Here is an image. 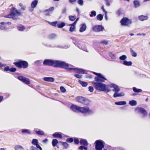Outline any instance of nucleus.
<instances>
[{
	"mask_svg": "<svg viewBox=\"0 0 150 150\" xmlns=\"http://www.w3.org/2000/svg\"><path fill=\"white\" fill-rule=\"evenodd\" d=\"M22 132L23 133H26L27 134H30V133L29 130L27 129H23L22 131Z\"/></svg>",
	"mask_w": 150,
	"mask_h": 150,
	"instance_id": "nucleus-40",
	"label": "nucleus"
},
{
	"mask_svg": "<svg viewBox=\"0 0 150 150\" xmlns=\"http://www.w3.org/2000/svg\"><path fill=\"white\" fill-rule=\"evenodd\" d=\"M133 91L136 93H139L142 92V90L141 89H137L136 87H133L132 88Z\"/></svg>",
	"mask_w": 150,
	"mask_h": 150,
	"instance_id": "nucleus-33",
	"label": "nucleus"
},
{
	"mask_svg": "<svg viewBox=\"0 0 150 150\" xmlns=\"http://www.w3.org/2000/svg\"><path fill=\"white\" fill-rule=\"evenodd\" d=\"M109 88H108L109 90V92L111 91L110 88H113L114 89H113V91L114 92L117 93L119 92L120 91V89L119 87L117 85L113 83H112L110 85H108Z\"/></svg>",
	"mask_w": 150,
	"mask_h": 150,
	"instance_id": "nucleus-9",
	"label": "nucleus"
},
{
	"mask_svg": "<svg viewBox=\"0 0 150 150\" xmlns=\"http://www.w3.org/2000/svg\"><path fill=\"white\" fill-rule=\"evenodd\" d=\"M126 102L125 101H121L115 103V104L118 105H123L126 104Z\"/></svg>",
	"mask_w": 150,
	"mask_h": 150,
	"instance_id": "nucleus-31",
	"label": "nucleus"
},
{
	"mask_svg": "<svg viewBox=\"0 0 150 150\" xmlns=\"http://www.w3.org/2000/svg\"><path fill=\"white\" fill-rule=\"evenodd\" d=\"M74 76L76 78L79 79H81L82 78V76L81 75H80L78 74H76L74 75Z\"/></svg>",
	"mask_w": 150,
	"mask_h": 150,
	"instance_id": "nucleus-50",
	"label": "nucleus"
},
{
	"mask_svg": "<svg viewBox=\"0 0 150 150\" xmlns=\"http://www.w3.org/2000/svg\"><path fill=\"white\" fill-rule=\"evenodd\" d=\"M92 83L96 90L100 91H105L107 93L109 92V90L108 89V85H106L102 83L95 81H92Z\"/></svg>",
	"mask_w": 150,
	"mask_h": 150,
	"instance_id": "nucleus-3",
	"label": "nucleus"
},
{
	"mask_svg": "<svg viewBox=\"0 0 150 150\" xmlns=\"http://www.w3.org/2000/svg\"><path fill=\"white\" fill-rule=\"evenodd\" d=\"M76 18V16H69V18L70 21H74Z\"/></svg>",
	"mask_w": 150,
	"mask_h": 150,
	"instance_id": "nucleus-39",
	"label": "nucleus"
},
{
	"mask_svg": "<svg viewBox=\"0 0 150 150\" xmlns=\"http://www.w3.org/2000/svg\"><path fill=\"white\" fill-rule=\"evenodd\" d=\"M83 146H81L78 147L79 150H83Z\"/></svg>",
	"mask_w": 150,
	"mask_h": 150,
	"instance_id": "nucleus-61",
	"label": "nucleus"
},
{
	"mask_svg": "<svg viewBox=\"0 0 150 150\" xmlns=\"http://www.w3.org/2000/svg\"><path fill=\"white\" fill-rule=\"evenodd\" d=\"M18 60V62H14L13 63L16 67L23 69H26L28 67V64L27 61L20 59Z\"/></svg>",
	"mask_w": 150,
	"mask_h": 150,
	"instance_id": "nucleus-5",
	"label": "nucleus"
},
{
	"mask_svg": "<svg viewBox=\"0 0 150 150\" xmlns=\"http://www.w3.org/2000/svg\"><path fill=\"white\" fill-rule=\"evenodd\" d=\"M32 144L36 146L37 148H39L40 150H42V148L38 144V140L36 139H33L32 142Z\"/></svg>",
	"mask_w": 150,
	"mask_h": 150,
	"instance_id": "nucleus-15",
	"label": "nucleus"
},
{
	"mask_svg": "<svg viewBox=\"0 0 150 150\" xmlns=\"http://www.w3.org/2000/svg\"><path fill=\"white\" fill-rule=\"evenodd\" d=\"M96 18L97 20L101 21L103 19V16L101 14H99L97 15Z\"/></svg>",
	"mask_w": 150,
	"mask_h": 150,
	"instance_id": "nucleus-36",
	"label": "nucleus"
},
{
	"mask_svg": "<svg viewBox=\"0 0 150 150\" xmlns=\"http://www.w3.org/2000/svg\"><path fill=\"white\" fill-rule=\"evenodd\" d=\"M54 7H52L50 8L49 9L46 10L45 11V12H48V13H47L46 14V16H49L50 15L49 11H53L54 9Z\"/></svg>",
	"mask_w": 150,
	"mask_h": 150,
	"instance_id": "nucleus-29",
	"label": "nucleus"
},
{
	"mask_svg": "<svg viewBox=\"0 0 150 150\" xmlns=\"http://www.w3.org/2000/svg\"><path fill=\"white\" fill-rule=\"evenodd\" d=\"M38 0H34L31 3V7L32 8H35L38 4Z\"/></svg>",
	"mask_w": 150,
	"mask_h": 150,
	"instance_id": "nucleus-20",
	"label": "nucleus"
},
{
	"mask_svg": "<svg viewBox=\"0 0 150 150\" xmlns=\"http://www.w3.org/2000/svg\"><path fill=\"white\" fill-rule=\"evenodd\" d=\"M36 133L38 135H44V132L41 130H35Z\"/></svg>",
	"mask_w": 150,
	"mask_h": 150,
	"instance_id": "nucleus-25",
	"label": "nucleus"
},
{
	"mask_svg": "<svg viewBox=\"0 0 150 150\" xmlns=\"http://www.w3.org/2000/svg\"><path fill=\"white\" fill-rule=\"evenodd\" d=\"M17 28L19 30L21 31H23L25 28V27L22 25H19L18 26Z\"/></svg>",
	"mask_w": 150,
	"mask_h": 150,
	"instance_id": "nucleus-34",
	"label": "nucleus"
},
{
	"mask_svg": "<svg viewBox=\"0 0 150 150\" xmlns=\"http://www.w3.org/2000/svg\"><path fill=\"white\" fill-rule=\"evenodd\" d=\"M17 79L25 84H29L30 83V81L29 79L23 76H18L17 77Z\"/></svg>",
	"mask_w": 150,
	"mask_h": 150,
	"instance_id": "nucleus-11",
	"label": "nucleus"
},
{
	"mask_svg": "<svg viewBox=\"0 0 150 150\" xmlns=\"http://www.w3.org/2000/svg\"><path fill=\"white\" fill-rule=\"evenodd\" d=\"M127 58V57L125 55H123L120 57L119 59L121 60H124Z\"/></svg>",
	"mask_w": 150,
	"mask_h": 150,
	"instance_id": "nucleus-44",
	"label": "nucleus"
},
{
	"mask_svg": "<svg viewBox=\"0 0 150 150\" xmlns=\"http://www.w3.org/2000/svg\"><path fill=\"white\" fill-rule=\"evenodd\" d=\"M75 100L77 102L84 105H88L90 103V100L83 96H78L76 98Z\"/></svg>",
	"mask_w": 150,
	"mask_h": 150,
	"instance_id": "nucleus-6",
	"label": "nucleus"
},
{
	"mask_svg": "<svg viewBox=\"0 0 150 150\" xmlns=\"http://www.w3.org/2000/svg\"><path fill=\"white\" fill-rule=\"evenodd\" d=\"M4 71H10V69L9 66H7L4 67Z\"/></svg>",
	"mask_w": 150,
	"mask_h": 150,
	"instance_id": "nucleus-51",
	"label": "nucleus"
},
{
	"mask_svg": "<svg viewBox=\"0 0 150 150\" xmlns=\"http://www.w3.org/2000/svg\"><path fill=\"white\" fill-rule=\"evenodd\" d=\"M96 15V12L95 11H91V13L90 15L91 17H92L93 16H95Z\"/></svg>",
	"mask_w": 150,
	"mask_h": 150,
	"instance_id": "nucleus-45",
	"label": "nucleus"
},
{
	"mask_svg": "<svg viewBox=\"0 0 150 150\" xmlns=\"http://www.w3.org/2000/svg\"><path fill=\"white\" fill-rule=\"evenodd\" d=\"M120 23L122 25L129 26L132 23V21L128 18L124 17L120 21Z\"/></svg>",
	"mask_w": 150,
	"mask_h": 150,
	"instance_id": "nucleus-8",
	"label": "nucleus"
},
{
	"mask_svg": "<svg viewBox=\"0 0 150 150\" xmlns=\"http://www.w3.org/2000/svg\"><path fill=\"white\" fill-rule=\"evenodd\" d=\"M66 25V24L64 22H61L58 23L57 27L59 28H62Z\"/></svg>",
	"mask_w": 150,
	"mask_h": 150,
	"instance_id": "nucleus-35",
	"label": "nucleus"
},
{
	"mask_svg": "<svg viewBox=\"0 0 150 150\" xmlns=\"http://www.w3.org/2000/svg\"><path fill=\"white\" fill-rule=\"evenodd\" d=\"M134 7L135 8H137L140 6V4L139 2L137 0H134L133 2Z\"/></svg>",
	"mask_w": 150,
	"mask_h": 150,
	"instance_id": "nucleus-23",
	"label": "nucleus"
},
{
	"mask_svg": "<svg viewBox=\"0 0 150 150\" xmlns=\"http://www.w3.org/2000/svg\"><path fill=\"white\" fill-rule=\"evenodd\" d=\"M60 88L61 91L63 93H64V92H65L66 91V89L64 87H63L62 86H61L60 87Z\"/></svg>",
	"mask_w": 150,
	"mask_h": 150,
	"instance_id": "nucleus-47",
	"label": "nucleus"
},
{
	"mask_svg": "<svg viewBox=\"0 0 150 150\" xmlns=\"http://www.w3.org/2000/svg\"><path fill=\"white\" fill-rule=\"evenodd\" d=\"M96 82L103 83L107 79L103 77L101 74L99 75L98 76L95 77L94 78Z\"/></svg>",
	"mask_w": 150,
	"mask_h": 150,
	"instance_id": "nucleus-12",
	"label": "nucleus"
},
{
	"mask_svg": "<svg viewBox=\"0 0 150 150\" xmlns=\"http://www.w3.org/2000/svg\"><path fill=\"white\" fill-rule=\"evenodd\" d=\"M59 142L56 139H53L52 141V144L53 147L56 146L58 143Z\"/></svg>",
	"mask_w": 150,
	"mask_h": 150,
	"instance_id": "nucleus-26",
	"label": "nucleus"
},
{
	"mask_svg": "<svg viewBox=\"0 0 150 150\" xmlns=\"http://www.w3.org/2000/svg\"><path fill=\"white\" fill-rule=\"evenodd\" d=\"M93 29L95 32H98L103 31L104 28L102 25H96L93 27Z\"/></svg>",
	"mask_w": 150,
	"mask_h": 150,
	"instance_id": "nucleus-13",
	"label": "nucleus"
},
{
	"mask_svg": "<svg viewBox=\"0 0 150 150\" xmlns=\"http://www.w3.org/2000/svg\"><path fill=\"white\" fill-rule=\"evenodd\" d=\"M21 15V13L15 7H13L11 9L10 13L7 15L5 17L12 18L13 20H16L18 18V16Z\"/></svg>",
	"mask_w": 150,
	"mask_h": 150,
	"instance_id": "nucleus-4",
	"label": "nucleus"
},
{
	"mask_svg": "<svg viewBox=\"0 0 150 150\" xmlns=\"http://www.w3.org/2000/svg\"><path fill=\"white\" fill-rule=\"evenodd\" d=\"M74 139L72 138H70L66 139V141L68 143H72L74 141Z\"/></svg>",
	"mask_w": 150,
	"mask_h": 150,
	"instance_id": "nucleus-41",
	"label": "nucleus"
},
{
	"mask_svg": "<svg viewBox=\"0 0 150 150\" xmlns=\"http://www.w3.org/2000/svg\"><path fill=\"white\" fill-rule=\"evenodd\" d=\"M86 25L85 24H82V26L81 27L80 29L79 30V31L81 32H82L86 30Z\"/></svg>",
	"mask_w": 150,
	"mask_h": 150,
	"instance_id": "nucleus-24",
	"label": "nucleus"
},
{
	"mask_svg": "<svg viewBox=\"0 0 150 150\" xmlns=\"http://www.w3.org/2000/svg\"><path fill=\"white\" fill-rule=\"evenodd\" d=\"M30 149L31 150H39L37 148L33 146H31Z\"/></svg>",
	"mask_w": 150,
	"mask_h": 150,
	"instance_id": "nucleus-58",
	"label": "nucleus"
},
{
	"mask_svg": "<svg viewBox=\"0 0 150 150\" xmlns=\"http://www.w3.org/2000/svg\"><path fill=\"white\" fill-rule=\"evenodd\" d=\"M43 80L47 82H53L54 81V78L51 77H45L43 78Z\"/></svg>",
	"mask_w": 150,
	"mask_h": 150,
	"instance_id": "nucleus-18",
	"label": "nucleus"
},
{
	"mask_svg": "<svg viewBox=\"0 0 150 150\" xmlns=\"http://www.w3.org/2000/svg\"><path fill=\"white\" fill-rule=\"evenodd\" d=\"M78 4L81 5H82L83 4V2L82 0H78Z\"/></svg>",
	"mask_w": 150,
	"mask_h": 150,
	"instance_id": "nucleus-54",
	"label": "nucleus"
},
{
	"mask_svg": "<svg viewBox=\"0 0 150 150\" xmlns=\"http://www.w3.org/2000/svg\"><path fill=\"white\" fill-rule=\"evenodd\" d=\"M4 97L3 96H0V102H1L3 99Z\"/></svg>",
	"mask_w": 150,
	"mask_h": 150,
	"instance_id": "nucleus-63",
	"label": "nucleus"
},
{
	"mask_svg": "<svg viewBox=\"0 0 150 150\" xmlns=\"http://www.w3.org/2000/svg\"><path fill=\"white\" fill-rule=\"evenodd\" d=\"M139 18L140 21H143L147 20L148 19V17L147 16L142 15L139 16Z\"/></svg>",
	"mask_w": 150,
	"mask_h": 150,
	"instance_id": "nucleus-19",
	"label": "nucleus"
},
{
	"mask_svg": "<svg viewBox=\"0 0 150 150\" xmlns=\"http://www.w3.org/2000/svg\"><path fill=\"white\" fill-rule=\"evenodd\" d=\"M23 148V147L19 145L16 146L14 148L15 150H18L19 149H22Z\"/></svg>",
	"mask_w": 150,
	"mask_h": 150,
	"instance_id": "nucleus-42",
	"label": "nucleus"
},
{
	"mask_svg": "<svg viewBox=\"0 0 150 150\" xmlns=\"http://www.w3.org/2000/svg\"><path fill=\"white\" fill-rule=\"evenodd\" d=\"M130 51L132 56L133 57H136L137 56V53L133 50L132 48L130 49Z\"/></svg>",
	"mask_w": 150,
	"mask_h": 150,
	"instance_id": "nucleus-37",
	"label": "nucleus"
},
{
	"mask_svg": "<svg viewBox=\"0 0 150 150\" xmlns=\"http://www.w3.org/2000/svg\"><path fill=\"white\" fill-rule=\"evenodd\" d=\"M79 143L80 144L82 145V146H87L88 145V143L86 139L81 138Z\"/></svg>",
	"mask_w": 150,
	"mask_h": 150,
	"instance_id": "nucleus-16",
	"label": "nucleus"
},
{
	"mask_svg": "<svg viewBox=\"0 0 150 150\" xmlns=\"http://www.w3.org/2000/svg\"><path fill=\"white\" fill-rule=\"evenodd\" d=\"M106 3V5L108 6H110V1H109V0H104Z\"/></svg>",
	"mask_w": 150,
	"mask_h": 150,
	"instance_id": "nucleus-52",
	"label": "nucleus"
},
{
	"mask_svg": "<svg viewBox=\"0 0 150 150\" xmlns=\"http://www.w3.org/2000/svg\"><path fill=\"white\" fill-rule=\"evenodd\" d=\"M78 82L83 87H86L88 85V83L86 82H84L80 80H79Z\"/></svg>",
	"mask_w": 150,
	"mask_h": 150,
	"instance_id": "nucleus-28",
	"label": "nucleus"
},
{
	"mask_svg": "<svg viewBox=\"0 0 150 150\" xmlns=\"http://www.w3.org/2000/svg\"><path fill=\"white\" fill-rule=\"evenodd\" d=\"M123 64L127 66H131L132 64V63L131 61H124L123 62Z\"/></svg>",
	"mask_w": 150,
	"mask_h": 150,
	"instance_id": "nucleus-30",
	"label": "nucleus"
},
{
	"mask_svg": "<svg viewBox=\"0 0 150 150\" xmlns=\"http://www.w3.org/2000/svg\"><path fill=\"white\" fill-rule=\"evenodd\" d=\"M94 144L96 150H102L104 147L105 143L102 140H97L95 141Z\"/></svg>",
	"mask_w": 150,
	"mask_h": 150,
	"instance_id": "nucleus-7",
	"label": "nucleus"
},
{
	"mask_svg": "<svg viewBox=\"0 0 150 150\" xmlns=\"http://www.w3.org/2000/svg\"><path fill=\"white\" fill-rule=\"evenodd\" d=\"M101 43L102 44L107 45L108 44V41L107 40H103L101 42Z\"/></svg>",
	"mask_w": 150,
	"mask_h": 150,
	"instance_id": "nucleus-55",
	"label": "nucleus"
},
{
	"mask_svg": "<svg viewBox=\"0 0 150 150\" xmlns=\"http://www.w3.org/2000/svg\"><path fill=\"white\" fill-rule=\"evenodd\" d=\"M74 143L75 144H78L79 143V140L78 138L76 137H74Z\"/></svg>",
	"mask_w": 150,
	"mask_h": 150,
	"instance_id": "nucleus-38",
	"label": "nucleus"
},
{
	"mask_svg": "<svg viewBox=\"0 0 150 150\" xmlns=\"http://www.w3.org/2000/svg\"><path fill=\"white\" fill-rule=\"evenodd\" d=\"M76 22L75 21L72 24H70L69 25V26H73L75 27V25L76 24Z\"/></svg>",
	"mask_w": 150,
	"mask_h": 150,
	"instance_id": "nucleus-59",
	"label": "nucleus"
},
{
	"mask_svg": "<svg viewBox=\"0 0 150 150\" xmlns=\"http://www.w3.org/2000/svg\"><path fill=\"white\" fill-rule=\"evenodd\" d=\"M47 23L53 26L54 27H57L58 26V22L57 21L53 22H50L48 21H47Z\"/></svg>",
	"mask_w": 150,
	"mask_h": 150,
	"instance_id": "nucleus-22",
	"label": "nucleus"
},
{
	"mask_svg": "<svg viewBox=\"0 0 150 150\" xmlns=\"http://www.w3.org/2000/svg\"><path fill=\"white\" fill-rule=\"evenodd\" d=\"M53 137L57 138L62 139V135L61 134L58 133V132H55L52 135Z\"/></svg>",
	"mask_w": 150,
	"mask_h": 150,
	"instance_id": "nucleus-17",
	"label": "nucleus"
},
{
	"mask_svg": "<svg viewBox=\"0 0 150 150\" xmlns=\"http://www.w3.org/2000/svg\"><path fill=\"white\" fill-rule=\"evenodd\" d=\"M86 146H83V149L85 150H87L88 149V148L86 147Z\"/></svg>",
	"mask_w": 150,
	"mask_h": 150,
	"instance_id": "nucleus-62",
	"label": "nucleus"
},
{
	"mask_svg": "<svg viewBox=\"0 0 150 150\" xmlns=\"http://www.w3.org/2000/svg\"><path fill=\"white\" fill-rule=\"evenodd\" d=\"M124 96V94L123 93H117L116 92L113 94V97L114 98H116L117 97H120L122 96Z\"/></svg>",
	"mask_w": 150,
	"mask_h": 150,
	"instance_id": "nucleus-21",
	"label": "nucleus"
},
{
	"mask_svg": "<svg viewBox=\"0 0 150 150\" xmlns=\"http://www.w3.org/2000/svg\"><path fill=\"white\" fill-rule=\"evenodd\" d=\"M137 109L144 116H146L147 115V111L144 108L141 107L138 108Z\"/></svg>",
	"mask_w": 150,
	"mask_h": 150,
	"instance_id": "nucleus-14",
	"label": "nucleus"
},
{
	"mask_svg": "<svg viewBox=\"0 0 150 150\" xmlns=\"http://www.w3.org/2000/svg\"><path fill=\"white\" fill-rule=\"evenodd\" d=\"M16 68L12 67L10 69V71L12 72H14L16 71Z\"/></svg>",
	"mask_w": 150,
	"mask_h": 150,
	"instance_id": "nucleus-48",
	"label": "nucleus"
},
{
	"mask_svg": "<svg viewBox=\"0 0 150 150\" xmlns=\"http://www.w3.org/2000/svg\"><path fill=\"white\" fill-rule=\"evenodd\" d=\"M89 91L91 92H93V88L92 86H90L88 87Z\"/></svg>",
	"mask_w": 150,
	"mask_h": 150,
	"instance_id": "nucleus-53",
	"label": "nucleus"
},
{
	"mask_svg": "<svg viewBox=\"0 0 150 150\" xmlns=\"http://www.w3.org/2000/svg\"><path fill=\"white\" fill-rule=\"evenodd\" d=\"M75 27L73 26H71L70 27L69 31L71 32L74 31L75 29Z\"/></svg>",
	"mask_w": 150,
	"mask_h": 150,
	"instance_id": "nucleus-46",
	"label": "nucleus"
},
{
	"mask_svg": "<svg viewBox=\"0 0 150 150\" xmlns=\"http://www.w3.org/2000/svg\"><path fill=\"white\" fill-rule=\"evenodd\" d=\"M56 37V34H52L50 35L49 38H55Z\"/></svg>",
	"mask_w": 150,
	"mask_h": 150,
	"instance_id": "nucleus-56",
	"label": "nucleus"
},
{
	"mask_svg": "<svg viewBox=\"0 0 150 150\" xmlns=\"http://www.w3.org/2000/svg\"><path fill=\"white\" fill-rule=\"evenodd\" d=\"M43 64L45 66H52L54 67H59L64 69L69 72L73 70L77 73L82 74L87 73L86 71L81 69L69 68V64L64 62L60 61L46 59L44 61Z\"/></svg>",
	"mask_w": 150,
	"mask_h": 150,
	"instance_id": "nucleus-1",
	"label": "nucleus"
},
{
	"mask_svg": "<svg viewBox=\"0 0 150 150\" xmlns=\"http://www.w3.org/2000/svg\"><path fill=\"white\" fill-rule=\"evenodd\" d=\"M101 9L103 11V12H104L105 14H106L107 13V12L105 10V9L104 8V6H102L101 7Z\"/></svg>",
	"mask_w": 150,
	"mask_h": 150,
	"instance_id": "nucleus-57",
	"label": "nucleus"
},
{
	"mask_svg": "<svg viewBox=\"0 0 150 150\" xmlns=\"http://www.w3.org/2000/svg\"><path fill=\"white\" fill-rule=\"evenodd\" d=\"M77 0H69V2L71 3H73L76 2Z\"/></svg>",
	"mask_w": 150,
	"mask_h": 150,
	"instance_id": "nucleus-60",
	"label": "nucleus"
},
{
	"mask_svg": "<svg viewBox=\"0 0 150 150\" xmlns=\"http://www.w3.org/2000/svg\"><path fill=\"white\" fill-rule=\"evenodd\" d=\"M122 14V12L121 10H119L117 12V14L118 16H120Z\"/></svg>",
	"mask_w": 150,
	"mask_h": 150,
	"instance_id": "nucleus-49",
	"label": "nucleus"
},
{
	"mask_svg": "<svg viewBox=\"0 0 150 150\" xmlns=\"http://www.w3.org/2000/svg\"><path fill=\"white\" fill-rule=\"evenodd\" d=\"M71 108L74 112H80L83 114H90L93 112L92 110L87 106L81 107L76 105H72L71 107Z\"/></svg>",
	"mask_w": 150,
	"mask_h": 150,
	"instance_id": "nucleus-2",
	"label": "nucleus"
},
{
	"mask_svg": "<svg viewBox=\"0 0 150 150\" xmlns=\"http://www.w3.org/2000/svg\"><path fill=\"white\" fill-rule=\"evenodd\" d=\"M66 8H64L62 10V13H64L66 12Z\"/></svg>",
	"mask_w": 150,
	"mask_h": 150,
	"instance_id": "nucleus-64",
	"label": "nucleus"
},
{
	"mask_svg": "<svg viewBox=\"0 0 150 150\" xmlns=\"http://www.w3.org/2000/svg\"><path fill=\"white\" fill-rule=\"evenodd\" d=\"M129 104L132 106H135L137 105V102L136 101L132 100L129 101Z\"/></svg>",
	"mask_w": 150,
	"mask_h": 150,
	"instance_id": "nucleus-32",
	"label": "nucleus"
},
{
	"mask_svg": "<svg viewBox=\"0 0 150 150\" xmlns=\"http://www.w3.org/2000/svg\"><path fill=\"white\" fill-rule=\"evenodd\" d=\"M59 142L61 143L62 144L63 146L64 149H66L69 147V145L67 143L62 142Z\"/></svg>",
	"mask_w": 150,
	"mask_h": 150,
	"instance_id": "nucleus-27",
	"label": "nucleus"
},
{
	"mask_svg": "<svg viewBox=\"0 0 150 150\" xmlns=\"http://www.w3.org/2000/svg\"><path fill=\"white\" fill-rule=\"evenodd\" d=\"M11 24L10 22H8L5 23L4 22H2L0 23V29L1 30H6L9 28V26L8 25V24Z\"/></svg>",
	"mask_w": 150,
	"mask_h": 150,
	"instance_id": "nucleus-10",
	"label": "nucleus"
},
{
	"mask_svg": "<svg viewBox=\"0 0 150 150\" xmlns=\"http://www.w3.org/2000/svg\"><path fill=\"white\" fill-rule=\"evenodd\" d=\"M19 6L21 7V9L22 10H24L25 9V8L26 7V6H23V4L21 3H20L19 4Z\"/></svg>",
	"mask_w": 150,
	"mask_h": 150,
	"instance_id": "nucleus-43",
	"label": "nucleus"
}]
</instances>
